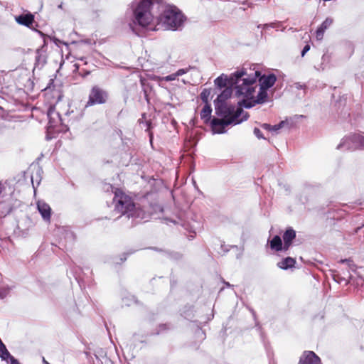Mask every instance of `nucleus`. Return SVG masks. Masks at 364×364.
<instances>
[{"mask_svg":"<svg viewBox=\"0 0 364 364\" xmlns=\"http://www.w3.org/2000/svg\"><path fill=\"white\" fill-rule=\"evenodd\" d=\"M259 75L260 72L258 70L249 74L247 71L242 70L232 77L231 80L237 85V97L242 98L238 102L240 106L250 109L267 101L268 89L260 86L257 95L255 97L257 80Z\"/></svg>","mask_w":364,"mask_h":364,"instance_id":"f257e3e1","label":"nucleus"},{"mask_svg":"<svg viewBox=\"0 0 364 364\" xmlns=\"http://www.w3.org/2000/svg\"><path fill=\"white\" fill-rule=\"evenodd\" d=\"M214 105L215 114L222 119L214 117L211 119L210 127L213 134H223L228 125L239 124L248 119V113L241 107L235 109L234 105H228L226 103Z\"/></svg>","mask_w":364,"mask_h":364,"instance_id":"f03ea898","label":"nucleus"},{"mask_svg":"<svg viewBox=\"0 0 364 364\" xmlns=\"http://www.w3.org/2000/svg\"><path fill=\"white\" fill-rule=\"evenodd\" d=\"M185 16L182 12L173 5H166L158 18L159 25L166 30L176 31L183 24Z\"/></svg>","mask_w":364,"mask_h":364,"instance_id":"7ed1b4c3","label":"nucleus"},{"mask_svg":"<svg viewBox=\"0 0 364 364\" xmlns=\"http://www.w3.org/2000/svg\"><path fill=\"white\" fill-rule=\"evenodd\" d=\"M152 6L151 0H141L139 2L132 3L134 23L143 28L150 26L154 21V16L151 13Z\"/></svg>","mask_w":364,"mask_h":364,"instance_id":"20e7f679","label":"nucleus"},{"mask_svg":"<svg viewBox=\"0 0 364 364\" xmlns=\"http://www.w3.org/2000/svg\"><path fill=\"white\" fill-rule=\"evenodd\" d=\"M107 191L111 190L114 193L113 202L114 203V211L121 213L122 215L129 216L133 209H134V203L132 198L123 193L121 190L114 188L112 185H107Z\"/></svg>","mask_w":364,"mask_h":364,"instance_id":"39448f33","label":"nucleus"},{"mask_svg":"<svg viewBox=\"0 0 364 364\" xmlns=\"http://www.w3.org/2000/svg\"><path fill=\"white\" fill-rule=\"evenodd\" d=\"M337 149L342 151L364 150V135L355 133L343 137Z\"/></svg>","mask_w":364,"mask_h":364,"instance_id":"423d86ee","label":"nucleus"},{"mask_svg":"<svg viewBox=\"0 0 364 364\" xmlns=\"http://www.w3.org/2000/svg\"><path fill=\"white\" fill-rule=\"evenodd\" d=\"M109 99L108 92L98 85L92 86L90 90L88 100L85 105V108H87L97 105H104L107 102Z\"/></svg>","mask_w":364,"mask_h":364,"instance_id":"0eeeda50","label":"nucleus"},{"mask_svg":"<svg viewBox=\"0 0 364 364\" xmlns=\"http://www.w3.org/2000/svg\"><path fill=\"white\" fill-rule=\"evenodd\" d=\"M47 117L48 119V129L55 130L57 132L61 131L58 127L63 124V119L58 112L55 110L54 106H50L47 112Z\"/></svg>","mask_w":364,"mask_h":364,"instance_id":"6e6552de","label":"nucleus"},{"mask_svg":"<svg viewBox=\"0 0 364 364\" xmlns=\"http://www.w3.org/2000/svg\"><path fill=\"white\" fill-rule=\"evenodd\" d=\"M240 71L241 70H238L232 73L229 77H228L227 75L222 74L214 80L215 85L219 89H225V87H228V85L233 86L235 90V95L237 96V85L233 83V81L231 80V78L235 74L240 73Z\"/></svg>","mask_w":364,"mask_h":364,"instance_id":"1a4fd4ad","label":"nucleus"},{"mask_svg":"<svg viewBox=\"0 0 364 364\" xmlns=\"http://www.w3.org/2000/svg\"><path fill=\"white\" fill-rule=\"evenodd\" d=\"M259 86L266 89L272 87L277 81V77L274 73L259 75L257 77Z\"/></svg>","mask_w":364,"mask_h":364,"instance_id":"9d476101","label":"nucleus"},{"mask_svg":"<svg viewBox=\"0 0 364 364\" xmlns=\"http://www.w3.org/2000/svg\"><path fill=\"white\" fill-rule=\"evenodd\" d=\"M36 205L43 220L46 222H50L51 217V208L50 205L43 200H38Z\"/></svg>","mask_w":364,"mask_h":364,"instance_id":"9b49d317","label":"nucleus"},{"mask_svg":"<svg viewBox=\"0 0 364 364\" xmlns=\"http://www.w3.org/2000/svg\"><path fill=\"white\" fill-rule=\"evenodd\" d=\"M333 19L331 17L326 18L316 31V38L321 41L323 38L325 31L328 29L333 24Z\"/></svg>","mask_w":364,"mask_h":364,"instance_id":"f8f14e48","label":"nucleus"},{"mask_svg":"<svg viewBox=\"0 0 364 364\" xmlns=\"http://www.w3.org/2000/svg\"><path fill=\"white\" fill-rule=\"evenodd\" d=\"M127 218H133L134 220H136V223H137L141 220L147 221L149 218V215L142 208L139 207L136 208V205H134V209H133V210L131 211Z\"/></svg>","mask_w":364,"mask_h":364,"instance_id":"ddd939ff","label":"nucleus"},{"mask_svg":"<svg viewBox=\"0 0 364 364\" xmlns=\"http://www.w3.org/2000/svg\"><path fill=\"white\" fill-rule=\"evenodd\" d=\"M321 360L318 355L313 351L304 352L300 359V364H319Z\"/></svg>","mask_w":364,"mask_h":364,"instance_id":"4468645a","label":"nucleus"},{"mask_svg":"<svg viewBox=\"0 0 364 364\" xmlns=\"http://www.w3.org/2000/svg\"><path fill=\"white\" fill-rule=\"evenodd\" d=\"M284 240V250L287 251L291 245L293 240L296 237V231L291 228L289 227L283 234Z\"/></svg>","mask_w":364,"mask_h":364,"instance_id":"2eb2a0df","label":"nucleus"},{"mask_svg":"<svg viewBox=\"0 0 364 364\" xmlns=\"http://www.w3.org/2000/svg\"><path fill=\"white\" fill-rule=\"evenodd\" d=\"M231 95L232 89L230 87H225L214 100V104L226 103V100L231 97Z\"/></svg>","mask_w":364,"mask_h":364,"instance_id":"dca6fc26","label":"nucleus"},{"mask_svg":"<svg viewBox=\"0 0 364 364\" xmlns=\"http://www.w3.org/2000/svg\"><path fill=\"white\" fill-rule=\"evenodd\" d=\"M33 16L31 14H23L16 17V21L18 23L27 27L30 26L33 23Z\"/></svg>","mask_w":364,"mask_h":364,"instance_id":"f3484780","label":"nucleus"},{"mask_svg":"<svg viewBox=\"0 0 364 364\" xmlns=\"http://www.w3.org/2000/svg\"><path fill=\"white\" fill-rule=\"evenodd\" d=\"M296 264V260L290 257H287L283 259L281 262L277 263V267L282 269L287 270L288 269L292 268L294 267Z\"/></svg>","mask_w":364,"mask_h":364,"instance_id":"a211bd4d","label":"nucleus"},{"mask_svg":"<svg viewBox=\"0 0 364 364\" xmlns=\"http://www.w3.org/2000/svg\"><path fill=\"white\" fill-rule=\"evenodd\" d=\"M212 108L210 104H205L200 112V118L203 119L205 123H210Z\"/></svg>","mask_w":364,"mask_h":364,"instance_id":"6ab92c4d","label":"nucleus"},{"mask_svg":"<svg viewBox=\"0 0 364 364\" xmlns=\"http://www.w3.org/2000/svg\"><path fill=\"white\" fill-rule=\"evenodd\" d=\"M270 247L276 251L284 250V245H282V239L279 235H275L270 240Z\"/></svg>","mask_w":364,"mask_h":364,"instance_id":"aec40b11","label":"nucleus"},{"mask_svg":"<svg viewBox=\"0 0 364 364\" xmlns=\"http://www.w3.org/2000/svg\"><path fill=\"white\" fill-rule=\"evenodd\" d=\"M0 358L3 360H9L11 361V358H14L12 356L10 353L8 351L6 346L3 343L1 340L0 339Z\"/></svg>","mask_w":364,"mask_h":364,"instance_id":"412c9836","label":"nucleus"},{"mask_svg":"<svg viewBox=\"0 0 364 364\" xmlns=\"http://www.w3.org/2000/svg\"><path fill=\"white\" fill-rule=\"evenodd\" d=\"M75 278L77 280L79 286L81 289H85L86 284L88 282V280L86 279L84 276L81 275L80 273H77V270L75 271Z\"/></svg>","mask_w":364,"mask_h":364,"instance_id":"4be33fe9","label":"nucleus"},{"mask_svg":"<svg viewBox=\"0 0 364 364\" xmlns=\"http://www.w3.org/2000/svg\"><path fill=\"white\" fill-rule=\"evenodd\" d=\"M211 95V89L205 88L202 90L200 97L205 104H208L209 97Z\"/></svg>","mask_w":364,"mask_h":364,"instance_id":"5701e85b","label":"nucleus"},{"mask_svg":"<svg viewBox=\"0 0 364 364\" xmlns=\"http://www.w3.org/2000/svg\"><path fill=\"white\" fill-rule=\"evenodd\" d=\"M36 64L41 65H43L46 63V57L41 50H38L36 52Z\"/></svg>","mask_w":364,"mask_h":364,"instance_id":"b1692460","label":"nucleus"},{"mask_svg":"<svg viewBox=\"0 0 364 364\" xmlns=\"http://www.w3.org/2000/svg\"><path fill=\"white\" fill-rule=\"evenodd\" d=\"M123 303L126 306H130L132 304H134L136 302V300L135 299L134 296L130 295L128 296H126L122 299Z\"/></svg>","mask_w":364,"mask_h":364,"instance_id":"393cba45","label":"nucleus"},{"mask_svg":"<svg viewBox=\"0 0 364 364\" xmlns=\"http://www.w3.org/2000/svg\"><path fill=\"white\" fill-rule=\"evenodd\" d=\"M192 312V307L189 306L187 311H182L181 315L186 319H191L193 317Z\"/></svg>","mask_w":364,"mask_h":364,"instance_id":"a878e982","label":"nucleus"},{"mask_svg":"<svg viewBox=\"0 0 364 364\" xmlns=\"http://www.w3.org/2000/svg\"><path fill=\"white\" fill-rule=\"evenodd\" d=\"M196 335L200 341L204 340L205 338V332L200 328L196 331Z\"/></svg>","mask_w":364,"mask_h":364,"instance_id":"bb28decb","label":"nucleus"},{"mask_svg":"<svg viewBox=\"0 0 364 364\" xmlns=\"http://www.w3.org/2000/svg\"><path fill=\"white\" fill-rule=\"evenodd\" d=\"M284 124V122L282 121L277 124L272 126L271 132H277L278 130H279L282 127Z\"/></svg>","mask_w":364,"mask_h":364,"instance_id":"cd10ccee","label":"nucleus"},{"mask_svg":"<svg viewBox=\"0 0 364 364\" xmlns=\"http://www.w3.org/2000/svg\"><path fill=\"white\" fill-rule=\"evenodd\" d=\"M253 132H254V134L256 136L257 138H258L259 139H264V137L261 130L259 128L255 127L254 129Z\"/></svg>","mask_w":364,"mask_h":364,"instance_id":"c85d7f7f","label":"nucleus"},{"mask_svg":"<svg viewBox=\"0 0 364 364\" xmlns=\"http://www.w3.org/2000/svg\"><path fill=\"white\" fill-rule=\"evenodd\" d=\"M269 28H276V29L279 28V27L277 26V23H270L263 24V28L264 29H268Z\"/></svg>","mask_w":364,"mask_h":364,"instance_id":"c756f323","label":"nucleus"},{"mask_svg":"<svg viewBox=\"0 0 364 364\" xmlns=\"http://www.w3.org/2000/svg\"><path fill=\"white\" fill-rule=\"evenodd\" d=\"M177 77V75H176V73L170 74L165 77L166 81H173L175 80Z\"/></svg>","mask_w":364,"mask_h":364,"instance_id":"7c9ffc66","label":"nucleus"},{"mask_svg":"<svg viewBox=\"0 0 364 364\" xmlns=\"http://www.w3.org/2000/svg\"><path fill=\"white\" fill-rule=\"evenodd\" d=\"M310 50V45L306 44L302 49L301 55V57H304L305 54Z\"/></svg>","mask_w":364,"mask_h":364,"instance_id":"2f4dec72","label":"nucleus"},{"mask_svg":"<svg viewBox=\"0 0 364 364\" xmlns=\"http://www.w3.org/2000/svg\"><path fill=\"white\" fill-rule=\"evenodd\" d=\"M188 69H183V68L179 69L176 72V75H177V77L181 76V75L186 74L188 72Z\"/></svg>","mask_w":364,"mask_h":364,"instance_id":"473e14b6","label":"nucleus"},{"mask_svg":"<svg viewBox=\"0 0 364 364\" xmlns=\"http://www.w3.org/2000/svg\"><path fill=\"white\" fill-rule=\"evenodd\" d=\"M262 127L266 130L271 131L272 125L267 124V123H264L262 124Z\"/></svg>","mask_w":364,"mask_h":364,"instance_id":"72a5a7b5","label":"nucleus"},{"mask_svg":"<svg viewBox=\"0 0 364 364\" xmlns=\"http://www.w3.org/2000/svg\"><path fill=\"white\" fill-rule=\"evenodd\" d=\"M7 291L6 290L0 291V299H4L6 297Z\"/></svg>","mask_w":364,"mask_h":364,"instance_id":"f704fd0d","label":"nucleus"},{"mask_svg":"<svg viewBox=\"0 0 364 364\" xmlns=\"http://www.w3.org/2000/svg\"><path fill=\"white\" fill-rule=\"evenodd\" d=\"M11 364H20L18 360L16 359L15 358H11Z\"/></svg>","mask_w":364,"mask_h":364,"instance_id":"c9c22d12","label":"nucleus"},{"mask_svg":"<svg viewBox=\"0 0 364 364\" xmlns=\"http://www.w3.org/2000/svg\"><path fill=\"white\" fill-rule=\"evenodd\" d=\"M304 87H306L305 85H301L300 83L296 84V87L298 89H302Z\"/></svg>","mask_w":364,"mask_h":364,"instance_id":"e433bc0d","label":"nucleus"},{"mask_svg":"<svg viewBox=\"0 0 364 364\" xmlns=\"http://www.w3.org/2000/svg\"><path fill=\"white\" fill-rule=\"evenodd\" d=\"M146 127H147L146 131H149V129L151 128V122L149 121H148V122H146Z\"/></svg>","mask_w":364,"mask_h":364,"instance_id":"4c0bfd02","label":"nucleus"},{"mask_svg":"<svg viewBox=\"0 0 364 364\" xmlns=\"http://www.w3.org/2000/svg\"><path fill=\"white\" fill-rule=\"evenodd\" d=\"M162 330H165L166 328V324H162L159 326Z\"/></svg>","mask_w":364,"mask_h":364,"instance_id":"58836bf2","label":"nucleus"},{"mask_svg":"<svg viewBox=\"0 0 364 364\" xmlns=\"http://www.w3.org/2000/svg\"><path fill=\"white\" fill-rule=\"evenodd\" d=\"M149 139H150V142L151 143L152 142V139H153V134L151 132H149Z\"/></svg>","mask_w":364,"mask_h":364,"instance_id":"ea45409f","label":"nucleus"},{"mask_svg":"<svg viewBox=\"0 0 364 364\" xmlns=\"http://www.w3.org/2000/svg\"><path fill=\"white\" fill-rule=\"evenodd\" d=\"M2 191H3V187H2L1 183L0 182V195L1 194Z\"/></svg>","mask_w":364,"mask_h":364,"instance_id":"a19ab883","label":"nucleus"},{"mask_svg":"<svg viewBox=\"0 0 364 364\" xmlns=\"http://www.w3.org/2000/svg\"><path fill=\"white\" fill-rule=\"evenodd\" d=\"M67 235L70 237H74L73 232H68V233H67Z\"/></svg>","mask_w":364,"mask_h":364,"instance_id":"79ce46f5","label":"nucleus"},{"mask_svg":"<svg viewBox=\"0 0 364 364\" xmlns=\"http://www.w3.org/2000/svg\"><path fill=\"white\" fill-rule=\"evenodd\" d=\"M350 260L349 259H342L341 260V262H349Z\"/></svg>","mask_w":364,"mask_h":364,"instance_id":"37998d69","label":"nucleus"},{"mask_svg":"<svg viewBox=\"0 0 364 364\" xmlns=\"http://www.w3.org/2000/svg\"><path fill=\"white\" fill-rule=\"evenodd\" d=\"M257 27L264 29L263 25H262V24L258 25Z\"/></svg>","mask_w":364,"mask_h":364,"instance_id":"c03bdc74","label":"nucleus"},{"mask_svg":"<svg viewBox=\"0 0 364 364\" xmlns=\"http://www.w3.org/2000/svg\"><path fill=\"white\" fill-rule=\"evenodd\" d=\"M360 280H361V282H362V285H363V284H364V279L360 278Z\"/></svg>","mask_w":364,"mask_h":364,"instance_id":"a18cd8bd","label":"nucleus"},{"mask_svg":"<svg viewBox=\"0 0 364 364\" xmlns=\"http://www.w3.org/2000/svg\"><path fill=\"white\" fill-rule=\"evenodd\" d=\"M226 286L230 287V284L228 282H225Z\"/></svg>","mask_w":364,"mask_h":364,"instance_id":"49530a36","label":"nucleus"}]
</instances>
